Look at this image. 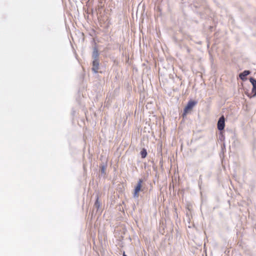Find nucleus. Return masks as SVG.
Returning a JSON list of instances; mask_svg holds the SVG:
<instances>
[{
    "label": "nucleus",
    "instance_id": "obj_3",
    "mask_svg": "<svg viewBox=\"0 0 256 256\" xmlns=\"http://www.w3.org/2000/svg\"><path fill=\"white\" fill-rule=\"evenodd\" d=\"M225 126V118L224 116H222L218 120V128L220 130H222Z\"/></svg>",
    "mask_w": 256,
    "mask_h": 256
},
{
    "label": "nucleus",
    "instance_id": "obj_4",
    "mask_svg": "<svg viewBox=\"0 0 256 256\" xmlns=\"http://www.w3.org/2000/svg\"><path fill=\"white\" fill-rule=\"evenodd\" d=\"M99 68V62L98 58H96L92 62V70L96 73L98 72Z\"/></svg>",
    "mask_w": 256,
    "mask_h": 256
},
{
    "label": "nucleus",
    "instance_id": "obj_9",
    "mask_svg": "<svg viewBox=\"0 0 256 256\" xmlns=\"http://www.w3.org/2000/svg\"><path fill=\"white\" fill-rule=\"evenodd\" d=\"M98 51L96 50H94L93 53V56H95L96 58H98Z\"/></svg>",
    "mask_w": 256,
    "mask_h": 256
},
{
    "label": "nucleus",
    "instance_id": "obj_1",
    "mask_svg": "<svg viewBox=\"0 0 256 256\" xmlns=\"http://www.w3.org/2000/svg\"><path fill=\"white\" fill-rule=\"evenodd\" d=\"M196 104V102L194 100H190L188 102L184 110V113L182 114L183 118L186 116V114L192 110L193 107Z\"/></svg>",
    "mask_w": 256,
    "mask_h": 256
},
{
    "label": "nucleus",
    "instance_id": "obj_7",
    "mask_svg": "<svg viewBox=\"0 0 256 256\" xmlns=\"http://www.w3.org/2000/svg\"><path fill=\"white\" fill-rule=\"evenodd\" d=\"M140 154L142 158H145L147 155V152L146 149L144 148L140 152Z\"/></svg>",
    "mask_w": 256,
    "mask_h": 256
},
{
    "label": "nucleus",
    "instance_id": "obj_5",
    "mask_svg": "<svg viewBox=\"0 0 256 256\" xmlns=\"http://www.w3.org/2000/svg\"><path fill=\"white\" fill-rule=\"evenodd\" d=\"M250 80L252 85V92L254 94L253 96H256V80L250 78Z\"/></svg>",
    "mask_w": 256,
    "mask_h": 256
},
{
    "label": "nucleus",
    "instance_id": "obj_8",
    "mask_svg": "<svg viewBox=\"0 0 256 256\" xmlns=\"http://www.w3.org/2000/svg\"><path fill=\"white\" fill-rule=\"evenodd\" d=\"M94 206H96V207L98 208H100V204L98 202V197L97 198H96V200L95 202V204H94Z\"/></svg>",
    "mask_w": 256,
    "mask_h": 256
},
{
    "label": "nucleus",
    "instance_id": "obj_2",
    "mask_svg": "<svg viewBox=\"0 0 256 256\" xmlns=\"http://www.w3.org/2000/svg\"><path fill=\"white\" fill-rule=\"evenodd\" d=\"M142 182L143 180L142 179H140L138 181V184L134 190V197L138 196V193L141 190Z\"/></svg>",
    "mask_w": 256,
    "mask_h": 256
},
{
    "label": "nucleus",
    "instance_id": "obj_6",
    "mask_svg": "<svg viewBox=\"0 0 256 256\" xmlns=\"http://www.w3.org/2000/svg\"><path fill=\"white\" fill-rule=\"evenodd\" d=\"M250 72L249 70H244L242 72L239 74V77L242 80H244L246 79V76L250 74Z\"/></svg>",
    "mask_w": 256,
    "mask_h": 256
},
{
    "label": "nucleus",
    "instance_id": "obj_10",
    "mask_svg": "<svg viewBox=\"0 0 256 256\" xmlns=\"http://www.w3.org/2000/svg\"><path fill=\"white\" fill-rule=\"evenodd\" d=\"M123 256H127L125 254V253H124V254H123Z\"/></svg>",
    "mask_w": 256,
    "mask_h": 256
}]
</instances>
